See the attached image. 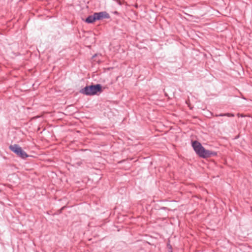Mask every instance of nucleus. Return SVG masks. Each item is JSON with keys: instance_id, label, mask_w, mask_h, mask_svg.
I'll list each match as a JSON object with an SVG mask.
<instances>
[{"instance_id": "1", "label": "nucleus", "mask_w": 252, "mask_h": 252, "mask_svg": "<svg viewBox=\"0 0 252 252\" xmlns=\"http://www.w3.org/2000/svg\"><path fill=\"white\" fill-rule=\"evenodd\" d=\"M103 92L102 86L100 84L87 85L79 91V93L87 96L97 95Z\"/></svg>"}, {"instance_id": "2", "label": "nucleus", "mask_w": 252, "mask_h": 252, "mask_svg": "<svg viewBox=\"0 0 252 252\" xmlns=\"http://www.w3.org/2000/svg\"><path fill=\"white\" fill-rule=\"evenodd\" d=\"M191 146L195 154L200 158H203L206 149L197 140L191 141Z\"/></svg>"}, {"instance_id": "3", "label": "nucleus", "mask_w": 252, "mask_h": 252, "mask_svg": "<svg viewBox=\"0 0 252 252\" xmlns=\"http://www.w3.org/2000/svg\"><path fill=\"white\" fill-rule=\"evenodd\" d=\"M9 148L12 152L15 153L17 157L22 159H26L29 156L18 144H14L13 145H10Z\"/></svg>"}, {"instance_id": "4", "label": "nucleus", "mask_w": 252, "mask_h": 252, "mask_svg": "<svg viewBox=\"0 0 252 252\" xmlns=\"http://www.w3.org/2000/svg\"><path fill=\"white\" fill-rule=\"evenodd\" d=\"M95 15L96 21L102 20L103 19H110V16L108 13L105 11H101L99 12H95Z\"/></svg>"}, {"instance_id": "5", "label": "nucleus", "mask_w": 252, "mask_h": 252, "mask_svg": "<svg viewBox=\"0 0 252 252\" xmlns=\"http://www.w3.org/2000/svg\"><path fill=\"white\" fill-rule=\"evenodd\" d=\"M217 154H218L217 152L210 151L206 149L203 158H207L211 157H215L217 156Z\"/></svg>"}, {"instance_id": "6", "label": "nucleus", "mask_w": 252, "mask_h": 252, "mask_svg": "<svg viewBox=\"0 0 252 252\" xmlns=\"http://www.w3.org/2000/svg\"><path fill=\"white\" fill-rule=\"evenodd\" d=\"M96 21V19L95 13H94L93 15L88 16L84 20V22L88 24H93Z\"/></svg>"}, {"instance_id": "7", "label": "nucleus", "mask_w": 252, "mask_h": 252, "mask_svg": "<svg viewBox=\"0 0 252 252\" xmlns=\"http://www.w3.org/2000/svg\"><path fill=\"white\" fill-rule=\"evenodd\" d=\"M215 116L216 117L227 116L228 117H234V114L233 113H220L219 114H216Z\"/></svg>"}, {"instance_id": "8", "label": "nucleus", "mask_w": 252, "mask_h": 252, "mask_svg": "<svg viewBox=\"0 0 252 252\" xmlns=\"http://www.w3.org/2000/svg\"><path fill=\"white\" fill-rule=\"evenodd\" d=\"M156 209L157 210H168V211H171V209H169L167 207H159L158 205H156Z\"/></svg>"}, {"instance_id": "9", "label": "nucleus", "mask_w": 252, "mask_h": 252, "mask_svg": "<svg viewBox=\"0 0 252 252\" xmlns=\"http://www.w3.org/2000/svg\"><path fill=\"white\" fill-rule=\"evenodd\" d=\"M48 166L53 165V164L52 163L54 162L52 160H50L49 158H48Z\"/></svg>"}, {"instance_id": "10", "label": "nucleus", "mask_w": 252, "mask_h": 252, "mask_svg": "<svg viewBox=\"0 0 252 252\" xmlns=\"http://www.w3.org/2000/svg\"><path fill=\"white\" fill-rule=\"evenodd\" d=\"M167 248L169 249V251L172 250V246L170 244H167Z\"/></svg>"}, {"instance_id": "11", "label": "nucleus", "mask_w": 252, "mask_h": 252, "mask_svg": "<svg viewBox=\"0 0 252 252\" xmlns=\"http://www.w3.org/2000/svg\"><path fill=\"white\" fill-rule=\"evenodd\" d=\"M114 13L115 14L118 15L119 13H118V11H115L114 12Z\"/></svg>"}, {"instance_id": "12", "label": "nucleus", "mask_w": 252, "mask_h": 252, "mask_svg": "<svg viewBox=\"0 0 252 252\" xmlns=\"http://www.w3.org/2000/svg\"><path fill=\"white\" fill-rule=\"evenodd\" d=\"M96 56H97V54H94V55L93 56V58H94V57H95Z\"/></svg>"}, {"instance_id": "13", "label": "nucleus", "mask_w": 252, "mask_h": 252, "mask_svg": "<svg viewBox=\"0 0 252 252\" xmlns=\"http://www.w3.org/2000/svg\"><path fill=\"white\" fill-rule=\"evenodd\" d=\"M168 252H173L172 250L168 251Z\"/></svg>"}]
</instances>
